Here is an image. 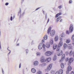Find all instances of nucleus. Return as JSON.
<instances>
[{"label": "nucleus", "mask_w": 74, "mask_h": 74, "mask_svg": "<svg viewBox=\"0 0 74 74\" xmlns=\"http://www.w3.org/2000/svg\"><path fill=\"white\" fill-rule=\"evenodd\" d=\"M40 55H41V53L39 52H37L36 53V55L38 56H40Z\"/></svg>", "instance_id": "nucleus-32"}, {"label": "nucleus", "mask_w": 74, "mask_h": 74, "mask_svg": "<svg viewBox=\"0 0 74 74\" xmlns=\"http://www.w3.org/2000/svg\"><path fill=\"white\" fill-rule=\"evenodd\" d=\"M43 52H45V51H46V50H45V48L43 49Z\"/></svg>", "instance_id": "nucleus-50"}, {"label": "nucleus", "mask_w": 74, "mask_h": 74, "mask_svg": "<svg viewBox=\"0 0 74 74\" xmlns=\"http://www.w3.org/2000/svg\"><path fill=\"white\" fill-rule=\"evenodd\" d=\"M26 53H28V52H29V50H28V49H27V50H26Z\"/></svg>", "instance_id": "nucleus-48"}, {"label": "nucleus", "mask_w": 74, "mask_h": 74, "mask_svg": "<svg viewBox=\"0 0 74 74\" xmlns=\"http://www.w3.org/2000/svg\"><path fill=\"white\" fill-rule=\"evenodd\" d=\"M64 37V33H62V34L61 37Z\"/></svg>", "instance_id": "nucleus-39"}, {"label": "nucleus", "mask_w": 74, "mask_h": 74, "mask_svg": "<svg viewBox=\"0 0 74 74\" xmlns=\"http://www.w3.org/2000/svg\"><path fill=\"white\" fill-rule=\"evenodd\" d=\"M21 64H20L19 66V68L20 69L21 68Z\"/></svg>", "instance_id": "nucleus-53"}, {"label": "nucleus", "mask_w": 74, "mask_h": 74, "mask_svg": "<svg viewBox=\"0 0 74 74\" xmlns=\"http://www.w3.org/2000/svg\"><path fill=\"white\" fill-rule=\"evenodd\" d=\"M68 48L69 49H72V47H71V45L69 44L68 45Z\"/></svg>", "instance_id": "nucleus-21"}, {"label": "nucleus", "mask_w": 74, "mask_h": 74, "mask_svg": "<svg viewBox=\"0 0 74 74\" xmlns=\"http://www.w3.org/2000/svg\"><path fill=\"white\" fill-rule=\"evenodd\" d=\"M65 58V54H62V56L61 57V59L60 60V62H62L64 60Z\"/></svg>", "instance_id": "nucleus-3"}, {"label": "nucleus", "mask_w": 74, "mask_h": 74, "mask_svg": "<svg viewBox=\"0 0 74 74\" xmlns=\"http://www.w3.org/2000/svg\"><path fill=\"white\" fill-rule=\"evenodd\" d=\"M62 15V13H58L56 15L55 17L56 18H57V17H58V16H59V15Z\"/></svg>", "instance_id": "nucleus-25"}, {"label": "nucleus", "mask_w": 74, "mask_h": 74, "mask_svg": "<svg viewBox=\"0 0 74 74\" xmlns=\"http://www.w3.org/2000/svg\"><path fill=\"white\" fill-rule=\"evenodd\" d=\"M69 31L70 32H72L73 31V25L71 24L69 27Z\"/></svg>", "instance_id": "nucleus-7"}, {"label": "nucleus", "mask_w": 74, "mask_h": 74, "mask_svg": "<svg viewBox=\"0 0 74 74\" xmlns=\"http://www.w3.org/2000/svg\"><path fill=\"white\" fill-rule=\"evenodd\" d=\"M7 49H8V51H10L9 53H8V56H9V55H10V53H11V50H10L8 49V48Z\"/></svg>", "instance_id": "nucleus-34"}, {"label": "nucleus", "mask_w": 74, "mask_h": 74, "mask_svg": "<svg viewBox=\"0 0 74 74\" xmlns=\"http://www.w3.org/2000/svg\"><path fill=\"white\" fill-rule=\"evenodd\" d=\"M61 18H62V17L61 16L58 17L56 19V22H59V21L60 19H61Z\"/></svg>", "instance_id": "nucleus-18"}, {"label": "nucleus", "mask_w": 74, "mask_h": 74, "mask_svg": "<svg viewBox=\"0 0 74 74\" xmlns=\"http://www.w3.org/2000/svg\"><path fill=\"white\" fill-rule=\"evenodd\" d=\"M0 49H1V45H0Z\"/></svg>", "instance_id": "nucleus-63"}, {"label": "nucleus", "mask_w": 74, "mask_h": 74, "mask_svg": "<svg viewBox=\"0 0 74 74\" xmlns=\"http://www.w3.org/2000/svg\"><path fill=\"white\" fill-rule=\"evenodd\" d=\"M66 73L67 74H68L69 73V71H66Z\"/></svg>", "instance_id": "nucleus-60"}, {"label": "nucleus", "mask_w": 74, "mask_h": 74, "mask_svg": "<svg viewBox=\"0 0 74 74\" xmlns=\"http://www.w3.org/2000/svg\"><path fill=\"white\" fill-rule=\"evenodd\" d=\"M59 38V37L58 36H56L55 38V41H57L58 40V39Z\"/></svg>", "instance_id": "nucleus-23"}, {"label": "nucleus", "mask_w": 74, "mask_h": 74, "mask_svg": "<svg viewBox=\"0 0 74 74\" xmlns=\"http://www.w3.org/2000/svg\"><path fill=\"white\" fill-rule=\"evenodd\" d=\"M34 41L33 40H32V42H31V44L32 45H33V44H34Z\"/></svg>", "instance_id": "nucleus-46"}, {"label": "nucleus", "mask_w": 74, "mask_h": 74, "mask_svg": "<svg viewBox=\"0 0 74 74\" xmlns=\"http://www.w3.org/2000/svg\"><path fill=\"white\" fill-rule=\"evenodd\" d=\"M60 41H61V40H62H62H63V39H62V38H60Z\"/></svg>", "instance_id": "nucleus-49"}, {"label": "nucleus", "mask_w": 74, "mask_h": 74, "mask_svg": "<svg viewBox=\"0 0 74 74\" xmlns=\"http://www.w3.org/2000/svg\"><path fill=\"white\" fill-rule=\"evenodd\" d=\"M47 18V14H46L45 18V19H46Z\"/></svg>", "instance_id": "nucleus-51"}, {"label": "nucleus", "mask_w": 74, "mask_h": 74, "mask_svg": "<svg viewBox=\"0 0 74 74\" xmlns=\"http://www.w3.org/2000/svg\"><path fill=\"white\" fill-rule=\"evenodd\" d=\"M51 73V74H54L55 73V71L53 70H51L50 71Z\"/></svg>", "instance_id": "nucleus-33"}, {"label": "nucleus", "mask_w": 74, "mask_h": 74, "mask_svg": "<svg viewBox=\"0 0 74 74\" xmlns=\"http://www.w3.org/2000/svg\"><path fill=\"white\" fill-rule=\"evenodd\" d=\"M50 44H47L46 47L47 48H49L50 47Z\"/></svg>", "instance_id": "nucleus-28"}, {"label": "nucleus", "mask_w": 74, "mask_h": 74, "mask_svg": "<svg viewBox=\"0 0 74 74\" xmlns=\"http://www.w3.org/2000/svg\"><path fill=\"white\" fill-rule=\"evenodd\" d=\"M72 3H73V1L71 0H70L69 2V4H71Z\"/></svg>", "instance_id": "nucleus-40"}, {"label": "nucleus", "mask_w": 74, "mask_h": 74, "mask_svg": "<svg viewBox=\"0 0 74 74\" xmlns=\"http://www.w3.org/2000/svg\"><path fill=\"white\" fill-rule=\"evenodd\" d=\"M40 8H37L36 9V11H37V10H38L39 9H40Z\"/></svg>", "instance_id": "nucleus-54"}, {"label": "nucleus", "mask_w": 74, "mask_h": 74, "mask_svg": "<svg viewBox=\"0 0 74 74\" xmlns=\"http://www.w3.org/2000/svg\"><path fill=\"white\" fill-rule=\"evenodd\" d=\"M52 64H49L47 67V69H45V71L47 72H48V71H49L51 70V69H52Z\"/></svg>", "instance_id": "nucleus-1"}, {"label": "nucleus", "mask_w": 74, "mask_h": 74, "mask_svg": "<svg viewBox=\"0 0 74 74\" xmlns=\"http://www.w3.org/2000/svg\"><path fill=\"white\" fill-rule=\"evenodd\" d=\"M9 4V3H5V5H8Z\"/></svg>", "instance_id": "nucleus-47"}, {"label": "nucleus", "mask_w": 74, "mask_h": 74, "mask_svg": "<svg viewBox=\"0 0 74 74\" xmlns=\"http://www.w3.org/2000/svg\"><path fill=\"white\" fill-rule=\"evenodd\" d=\"M15 16L14 15L13 16V19H14L15 18Z\"/></svg>", "instance_id": "nucleus-61"}, {"label": "nucleus", "mask_w": 74, "mask_h": 74, "mask_svg": "<svg viewBox=\"0 0 74 74\" xmlns=\"http://www.w3.org/2000/svg\"><path fill=\"white\" fill-rule=\"evenodd\" d=\"M21 14V9H20L19 12H18V16H19V14H20V17H21V16H22L24 14H25V12H23V14Z\"/></svg>", "instance_id": "nucleus-11"}, {"label": "nucleus", "mask_w": 74, "mask_h": 74, "mask_svg": "<svg viewBox=\"0 0 74 74\" xmlns=\"http://www.w3.org/2000/svg\"><path fill=\"white\" fill-rule=\"evenodd\" d=\"M74 60V58H70V60L69 61V63L68 64L69 65H70L71 63H72Z\"/></svg>", "instance_id": "nucleus-4"}, {"label": "nucleus", "mask_w": 74, "mask_h": 74, "mask_svg": "<svg viewBox=\"0 0 74 74\" xmlns=\"http://www.w3.org/2000/svg\"><path fill=\"white\" fill-rule=\"evenodd\" d=\"M50 42V43L51 45H52V44H53V39L51 40Z\"/></svg>", "instance_id": "nucleus-31"}, {"label": "nucleus", "mask_w": 74, "mask_h": 74, "mask_svg": "<svg viewBox=\"0 0 74 74\" xmlns=\"http://www.w3.org/2000/svg\"><path fill=\"white\" fill-rule=\"evenodd\" d=\"M45 55L47 56H49L52 55V52L50 51H48L45 53Z\"/></svg>", "instance_id": "nucleus-2"}, {"label": "nucleus", "mask_w": 74, "mask_h": 74, "mask_svg": "<svg viewBox=\"0 0 74 74\" xmlns=\"http://www.w3.org/2000/svg\"><path fill=\"white\" fill-rule=\"evenodd\" d=\"M66 33L67 34H70V32L69 30H67L66 31Z\"/></svg>", "instance_id": "nucleus-35"}, {"label": "nucleus", "mask_w": 74, "mask_h": 74, "mask_svg": "<svg viewBox=\"0 0 74 74\" xmlns=\"http://www.w3.org/2000/svg\"><path fill=\"white\" fill-rule=\"evenodd\" d=\"M48 38V36L47 35H45L44 37V40H47Z\"/></svg>", "instance_id": "nucleus-29"}, {"label": "nucleus", "mask_w": 74, "mask_h": 74, "mask_svg": "<svg viewBox=\"0 0 74 74\" xmlns=\"http://www.w3.org/2000/svg\"><path fill=\"white\" fill-rule=\"evenodd\" d=\"M68 58H66V62H67V61H68Z\"/></svg>", "instance_id": "nucleus-62"}, {"label": "nucleus", "mask_w": 74, "mask_h": 74, "mask_svg": "<svg viewBox=\"0 0 74 74\" xmlns=\"http://www.w3.org/2000/svg\"><path fill=\"white\" fill-rule=\"evenodd\" d=\"M60 66L62 69H63L64 67V64H63V63H61L60 64Z\"/></svg>", "instance_id": "nucleus-27"}, {"label": "nucleus", "mask_w": 74, "mask_h": 74, "mask_svg": "<svg viewBox=\"0 0 74 74\" xmlns=\"http://www.w3.org/2000/svg\"><path fill=\"white\" fill-rule=\"evenodd\" d=\"M51 60V57L47 58L45 59V62L46 63H49Z\"/></svg>", "instance_id": "nucleus-6"}, {"label": "nucleus", "mask_w": 74, "mask_h": 74, "mask_svg": "<svg viewBox=\"0 0 74 74\" xmlns=\"http://www.w3.org/2000/svg\"><path fill=\"white\" fill-rule=\"evenodd\" d=\"M34 65L35 66H37L38 64V61H36L33 63Z\"/></svg>", "instance_id": "nucleus-13"}, {"label": "nucleus", "mask_w": 74, "mask_h": 74, "mask_svg": "<svg viewBox=\"0 0 74 74\" xmlns=\"http://www.w3.org/2000/svg\"><path fill=\"white\" fill-rule=\"evenodd\" d=\"M23 1H24V0H21V3H23Z\"/></svg>", "instance_id": "nucleus-58"}, {"label": "nucleus", "mask_w": 74, "mask_h": 74, "mask_svg": "<svg viewBox=\"0 0 74 74\" xmlns=\"http://www.w3.org/2000/svg\"><path fill=\"white\" fill-rule=\"evenodd\" d=\"M42 47H43V49L45 48V44L43 45L42 46Z\"/></svg>", "instance_id": "nucleus-42"}, {"label": "nucleus", "mask_w": 74, "mask_h": 74, "mask_svg": "<svg viewBox=\"0 0 74 74\" xmlns=\"http://www.w3.org/2000/svg\"><path fill=\"white\" fill-rule=\"evenodd\" d=\"M63 20L62 19H61L60 21V22H61Z\"/></svg>", "instance_id": "nucleus-57"}, {"label": "nucleus", "mask_w": 74, "mask_h": 74, "mask_svg": "<svg viewBox=\"0 0 74 74\" xmlns=\"http://www.w3.org/2000/svg\"><path fill=\"white\" fill-rule=\"evenodd\" d=\"M2 73L3 74H4V70H3V68H2Z\"/></svg>", "instance_id": "nucleus-45"}, {"label": "nucleus", "mask_w": 74, "mask_h": 74, "mask_svg": "<svg viewBox=\"0 0 74 74\" xmlns=\"http://www.w3.org/2000/svg\"><path fill=\"white\" fill-rule=\"evenodd\" d=\"M63 54V51L62 50H60L57 53V55L58 56H60Z\"/></svg>", "instance_id": "nucleus-8"}, {"label": "nucleus", "mask_w": 74, "mask_h": 74, "mask_svg": "<svg viewBox=\"0 0 74 74\" xmlns=\"http://www.w3.org/2000/svg\"><path fill=\"white\" fill-rule=\"evenodd\" d=\"M43 14H45V12H44V11H43Z\"/></svg>", "instance_id": "nucleus-59"}, {"label": "nucleus", "mask_w": 74, "mask_h": 74, "mask_svg": "<svg viewBox=\"0 0 74 74\" xmlns=\"http://www.w3.org/2000/svg\"><path fill=\"white\" fill-rule=\"evenodd\" d=\"M19 44H17V45H16V46H19Z\"/></svg>", "instance_id": "nucleus-64"}, {"label": "nucleus", "mask_w": 74, "mask_h": 74, "mask_svg": "<svg viewBox=\"0 0 74 74\" xmlns=\"http://www.w3.org/2000/svg\"><path fill=\"white\" fill-rule=\"evenodd\" d=\"M55 31L54 30H53L51 32L50 34V36L52 37H53V36L55 35Z\"/></svg>", "instance_id": "nucleus-9"}, {"label": "nucleus", "mask_w": 74, "mask_h": 74, "mask_svg": "<svg viewBox=\"0 0 74 74\" xmlns=\"http://www.w3.org/2000/svg\"><path fill=\"white\" fill-rule=\"evenodd\" d=\"M63 70H62V69H60L59 71H58V74H63Z\"/></svg>", "instance_id": "nucleus-14"}, {"label": "nucleus", "mask_w": 74, "mask_h": 74, "mask_svg": "<svg viewBox=\"0 0 74 74\" xmlns=\"http://www.w3.org/2000/svg\"><path fill=\"white\" fill-rule=\"evenodd\" d=\"M31 71L33 73H35L36 72V70L34 69V68H32L31 70Z\"/></svg>", "instance_id": "nucleus-17"}, {"label": "nucleus", "mask_w": 74, "mask_h": 74, "mask_svg": "<svg viewBox=\"0 0 74 74\" xmlns=\"http://www.w3.org/2000/svg\"><path fill=\"white\" fill-rule=\"evenodd\" d=\"M70 39H66V43H67V44H68V43H70Z\"/></svg>", "instance_id": "nucleus-22"}, {"label": "nucleus", "mask_w": 74, "mask_h": 74, "mask_svg": "<svg viewBox=\"0 0 74 74\" xmlns=\"http://www.w3.org/2000/svg\"><path fill=\"white\" fill-rule=\"evenodd\" d=\"M58 8H59V9H61L62 8V5H60L58 6Z\"/></svg>", "instance_id": "nucleus-41"}, {"label": "nucleus", "mask_w": 74, "mask_h": 74, "mask_svg": "<svg viewBox=\"0 0 74 74\" xmlns=\"http://www.w3.org/2000/svg\"><path fill=\"white\" fill-rule=\"evenodd\" d=\"M55 74H59V72H58V71H57L56 73Z\"/></svg>", "instance_id": "nucleus-52"}, {"label": "nucleus", "mask_w": 74, "mask_h": 74, "mask_svg": "<svg viewBox=\"0 0 74 74\" xmlns=\"http://www.w3.org/2000/svg\"><path fill=\"white\" fill-rule=\"evenodd\" d=\"M73 51H70L69 53V55L70 56H72V55H73Z\"/></svg>", "instance_id": "nucleus-30"}, {"label": "nucleus", "mask_w": 74, "mask_h": 74, "mask_svg": "<svg viewBox=\"0 0 74 74\" xmlns=\"http://www.w3.org/2000/svg\"><path fill=\"white\" fill-rule=\"evenodd\" d=\"M56 50L57 51H59L60 50V47H58H58Z\"/></svg>", "instance_id": "nucleus-37"}, {"label": "nucleus", "mask_w": 74, "mask_h": 74, "mask_svg": "<svg viewBox=\"0 0 74 74\" xmlns=\"http://www.w3.org/2000/svg\"><path fill=\"white\" fill-rule=\"evenodd\" d=\"M51 27H50L48 30V33H50V32H51Z\"/></svg>", "instance_id": "nucleus-24"}, {"label": "nucleus", "mask_w": 74, "mask_h": 74, "mask_svg": "<svg viewBox=\"0 0 74 74\" xmlns=\"http://www.w3.org/2000/svg\"><path fill=\"white\" fill-rule=\"evenodd\" d=\"M71 70V67L70 66H69L67 68V71H70Z\"/></svg>", "instance_id": "nucleus-19"}, {"label": "nucleus", "mask_w": 74, "mask_h": 74, "mask_svg": "<svg viewBox=\"0 0 74 74\" xmlns=\"http://www.w3.org/2000/svg\"><path fill=\"white\" fill-rule=\"evenodd\" d=\"M69 53V52L68 51H67L65 52V54L66 55H68Z\"/></svg>", "instance_id": "nucleus-43"}, {"label": "nucleus", "mask_w": 74, "mask_h": 74, "mask_svg": "<svg viewBox=\"0 0 74 74\" xmlns=\"http://www.w3.org/2000/svg\"><path fill=\"white\" fill-rule=\"evenodd\" d=\"M56 48H57V45H56V44H54L53 47V49L55 50Z\"/></svg>", "instance_id": "nucleus-16"}, {"label": "nucleus", "mask_w": 74, "mask_h": 74, "mask_svg": "<svg viewBox=\"0 0 74 74\" xmlns=\"http://www.w3.org/2000/svg\"><path fill=\"white\" fill-rule=\"evenodd\" d=\"M72 40H74V35H73L71 37Z\"/></svg>", "instance_id": "nucleus-38"}, {"label": "nucleus", "mask_w": 74, "mask_h": 74, "mask_svg": "<svg viewBox=\"0 0 74 74\" xmlns=\"http://www.w3.org/2000/svg\"><path fill=\"white\" fill-rule=\"evenodd\" d=\"M38 48L39 49H41L42 48V44L40 43L38 46Z\"/></svg>", "instance_id": "nucleus-12"}, {"label": "nucleus", "mask_w": 74, "mask_h": 74, "mask_svg": "<svg viewBox=\"0 0 74 74\" xmlns=\"http://www.w3.org/2000/svg\"><path fill=\"white\" fill-rule=\"evenodd\" d=\"M71 74H74V72L72 71L71 73Z\"/></svg>", "instance_id": "nucleus-55"}, {"label": "nucleus", "mask_w": 74, "mask_h": 74, "mask_svg": "<svg viewBox=\"0 0 74 74\" xmlns=\"http://www.w3.org/2000/svg\"><path fill=\"white\" fill-rule=\"evenodd\" d=\"M49 18L48 20L47 23H48V22H49Z\"/></svg>", "instance_id": "nucleus-56"}, {"label": "nucleus", "mask_w": 74, "mask_h": 74, "mask_svg": "<svg viewBox=\"0 0 74 74\" xmlns=\"http://www.w3.org/2000/svg\"><path fill=\"white\" fill-rule=\"evenodd\" d=\"M12 19H13V18H12V16H11L10 18V20L11 21H12Z\"/></svg>", "instance_id": "nucleus-44"}, {"label": "nucleus", "mask_w": 74, "mask_h": 74, "mask_svg": "<svg viewBox=\"0 0 74 74\" xmlns=\"http://www.w3.org/2000/svg\"><path fill=\"white\" fill-rule=\"evenodd\" d=\"M64 48V49H66L67 48V45L66 44V43H64L63 45Z\"/></svg>", "instance_id": "nucleus-26"}, {"label": "nucleus", "mask_w": 74, "mask_h": 74, "mask_svg": "<svg viewBox=\"0 0 74 74\" xmlns=\"http://www.w3.org/2000/svg\"><path fill=\"white\" fill-rule=\"evenodd\" d=\"M53 61H55V60L57 59V56L56 55H55L54 57H53Z\"/></svg>", "instance_id": "nucleus-20"}, {"label": "nucleus", "mask_w": 74, "mask_h": 74, "mask_svg": "<svg viewBox=\"0 0 74 74\" xmlns=\"http://www.w3.org/2000/svg\"><path fill=\"white\" fill-rule=\"evenodd\" d=\"M40 66V67H44L46 66V63H43V64H40L39 65Z\"/></svg>", "instance_id": "nucleus-15"}, {"label": "nucleus", "mask_w": 74, "mask_h": 74, "mask_svg": "<svg viewBox=\"0 0 74 74\" xmlns=\"http://www.w3.org/2000/svg\"><path fill=\"white\" fill-rule=\"evenodd\" d=\"M40 61L41 62H45V58L44 56H41L40 59Z\"/></svg>", "instance_id": "nucleus-5"}, {"label": "nucleus", "mask_w": 74, "mask_h": 74, "mask_svg": "<svg viewBox=\"0 0 74 74\" xmlns=\"http://www.w3.org/2000/svg\"><path fill=\"white\" fill-rule=\"evenodd\" d=\"M63 42L62 40H61L58 45V47H61L63 45Z\"/></svg>", "instance_id": "nucleus-10"}, {"label": "nucleus", "mask_w": 74, "mask_h": 74, "mask_svg": "<svg viewBox=\"0 0 74 74\" xmlns=\"http://www.w3.org/2000/svg\"><path fill=\"white\" fill-rule=\"evenodd\" d=\"M42 73V72L41 71H38L36 73V74H41Z\"/></svg>", "instance_id": "nucleus-36"}]
</instances>
